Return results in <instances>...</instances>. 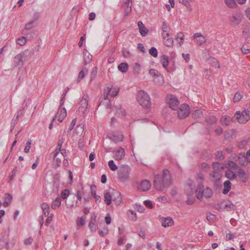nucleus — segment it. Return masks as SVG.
Here are the masks:
<instances>
[{
	"label": "nucleus",
	"mask_w": 250,
	"mask_h": 250,
	"mask_svg": "<svg viewBox=\"0 0 250 250\" xmlns=\"http://www.w3.org/2000/svg\"><path fill=\"white\" fill-rule=\"evenodd\" d=\"M127 214L133 221H136L137 219V214L136 212L133 210H129Z\"/></svg>",
	"instance_id": "a18cd8bd"
},
{
	"label": "nucleus",
	"mask_w": 250,
	"mask_h": 250,
	"mask_svg": "<svg viewBox=\"0 0 250 250\" xmlns=\"http://www.w3.org/2000/svg\"><path fill=\"white\" fill-rule=\"evenodd\" d=\"M171 178L169 172L167 170H164L161 174L155 175L154 181L155 188L159 190L168 186L170 184Z\"/></svg>",
	"instance_id": "f257e3e1"
},
{
	"label": "nucleus",
	"mask_w": 250,
	"mask_h": 250,
	"mask_svg": "<svg viewBox=\"0 0 250 250\" xmlns=\"http://www.w3.org/2000/svg\"><path fill=\"white\" fill-rule=\"evenodd\" d=\"M144 203L145 205L149 208H152L153 207L152 202L150 200H145Z\"/></svg>",
	"instance_id": "6e6d98bb"
},
{
	"label": "nucleus",
	"mask_w": 250,
	"mask_h": 250,
	"mask_svg": "<svg viewBox=\"0 0 250 250\" xmlns=\"http://www.w3.org/2000/svg\"><path fill=\"white\" fill-rule=\"evenodd\" d=\"M61 204V199L59 197L56 198V199L54 201L53 203L51 205V208L53 209H55L58 208Z\"/></svg>",
	"instance_id": "79ce46f5"
},
{
	"label": "nucleus",
	"mask_w": 250,
	"mask_h": 250,
	"mask_svg": "<svg viewBox=\"0 0 250 250\" xmlns=\"http://www.w3.org/2000/svg\"><path fill=\"white\" fill-rule=\"evenodd\" d=\"M31 144V140H28L26 143V146L25 147V148L24 149V151L25 153H28L29 152V150H30V149L31 147H30Z\"/></svg>",
	"instance_id": "864d4df0"
},
{
	"label": "nucleus",
	"mask_w": 250,
	"mask_h": 250,
	"mask_svg": "<svg viewBox=\"0 0 250 250\" xmlns=\"http://www.w3.org/2000/svg\"><path fill=\"white\" fill-rule=\"evenodd\" d=\"M108 137L115 143L120 142L123 140V135L120 132H112L108 134Z\"/></svg>",
	"instance_id": "6ab92c4d"
},
{
	"label": "nucleus",
	"mask_w": 250,
	"mask_h": 250,
	"mask_svg": "<svg viewBox=\"0 0 250 250\" xmlns=\"http://www.w3.org/2000/svg\"><path fill=\"white\" fill-rule=\"evenodd\" d=\"M244 12L246 17L250 21V7H247Z\"/></svg>",
	"instance_id": "bf43d9fd"
},
{
	"label": "nucleus",
	"mask_w": 250,
	"mask_h": 250,
	"mask_svg": "<svg viewBox=\"0 0 250 250\" xmlns=\"http://www.w3.org/2000/svg\"><path fill=\"white\" fill-rule=\"evenodd\" d=\"M238 177L240 181L245 183L248 180V174L244 170L239 168L236 171V177Z\"/></svg>",
	"instance_id": "aec40b11"
},
{
	"label": "nucleus",
	"mask_w": 250,
	"mask_h": 250,
	"mask_svg": "<svg viewBox=\"0 0 250 250\" xmlns=\"http://www.w3.org/2000/svg\"><path fill=\"white\" fill-rule=\"evenodd\" d=\"M33 242V239L31 237L28 238L27 239H25L24 240V244L26 245H29L32 244Z\"/></svg>",
	"instance_id": "e2e57ef3"
},
{
	"label": "nucleus",
	"mask_w": 250,
	"mask_h": 250,
	"mask_svg": "<svg viewBox=\"0 0 250 250\" xmlns=\"http://www.w3.org/2000/svg\"><path fill=\"white\" fill-rule=\"evenodd\" d=\"M233 170L228 169L225 172L226 177L231 180H235L236 179V174H235Z\"/></svg>",
	"instance_id": "473e14b6"
},
{
	"label": "nucleus",
	"mask_w": 250,
	"mask_h": 250,
	"mask_svg": "<svg viewBox=\"0 0 250 250\" xmlns=\"http://www.w3.org/2000/svg\"><path fill=\"white\" fill-rule=\"evenodd\" d=\"M196 196L197 199L201 200L203 197L205 198L210 197L213 194L212 190L208 187L204 188L202 184H199L195 190Z\"/></svg>",
	"instance_id": "39448f33"
},
{
	"label": "nucleus",
	"mask_w": 250,
	"mask_h": 250,
	"mask_svg": "<svg viewBox=\"0 0 250 250\" xmlns=\"http://www.w3.org/2000/svg\"><path fill=\"white\" fill-rule=\"evenodd\" d=\"M242 34H243V36L245 38H247V39L249 38L250 36L249 31L248 30H243L242 32Z\"/></svg>",
	"instance_id": "338daca9"
},
{
	"label": "nucleus",
	"mask_w": 250,
	"mask_h": 250,
	"mask_svg": "<svg viewBox=\"0 0 250 250\" xmlns=\"http://www.w3.org/2000/svg\"><path fill=\"white\" fill-rule=\"evenodd\" d=\"M160 222L161 225L165 228L171 227L174 224L173 219L170 217H162L160 218Z\"/></svg>",
	"instance_id": "f3484780"
},
{
	"label": "nucleus",
	"mask_w": 250,
	"mask_h": 250,
	"mask_svg": "<svg viewBox=\"0 0 250 250\" xmlns=\"http://www.w3.org/2000/svg\"><path fill=\"white\" fill-rule=\"evenodd\" d=\"M63 143L64 140L62 138L59 139L56 148L53 152L54 160L56 161L57 166H59L61 164L62 157H64L66 154V150L62 148Z\"/></svg>",
	"instance_id": "20e7f679"
},
{
	"label": "nucleus",
	"mask_w": 250,
	"mask_h": 250,
	"mask_svg": "<svg viewBox=\"0 0 250 250\" xmlns=\"http://www.w3.org/2000/svg\"><path fill=\"white\" fill-rule=\"evenodd\" d=\"M77 135H81L84 131V126L83 124L77 125L75 129Z\"/></svg>",
	"instance_id": "a19ab883"
},
{
	"label": "nucleus",
	"mask_w": 250,
	"mask_h": 250,
	"mask_svg": "<svg viewBox=\"0 0 250 250\" xmlns=\"http://www.w3.org/2000/svg\"><path fill=\"white\" fill-rule=\"evenodd\" d=\"M234 116L236 120L240 124H245L250 119L249 111L247 110H244L242 112L237 111Z\"/></svg>",
	"instance_id": "1a4fd4ad"
},
{
	"label": "nucleus",
	"mask_w": 250,
	"mask_h": 250,
	"mask_svg": "<svg viewBox=\"0 0 250 250\" xmlns=\"http://www.w3.org/2000/svg\"><path fill=\"white\" fill-rule=\"evenodd\" d=\"M154 83L158 85H162L164 84L165 81L164 78L162 75L159 74L153 79Z\"/></svg>",
	"instance_id": "cd10ccee"
},
{
	"label": "nucleus",
	"mask_w": 250,
	"mask_h": 250,
	"mask_svg": "<svg viewBox=\"0 0 250 250\" xmlns=\"http://www.w3.org/2000/svg\"><path fill=\"white\" fill-rule=\"evenodd\" d=\"M184 38L185 36L184 33L182 32H180L177 34L175 39L179 45L181 46L184 43Z\"/></svg>",
	"instance_id": "393cba45"
},
{
	"label": "nucleus",
	"mask_w": 250,
	"mask_h": 250,
	"mask_svg": "<svg viewBox=\"0 0 250 250\" xmlns=\"http://www.w3.org/2000/svg\"><path fill=\"white\" fill-rule=\"evenodd\" d=\"M191 40L194 42L199 46L206 45L208 42L207 36L201 32H196L191 37Z\"/></svg>",
	"instance_id": "6e6552de"
},
{
	"label": "nucleus",
	"mask_w": 250,
	"mask_h": 250,
	"mask_svg": "<svg viewBox=\"0 0 250 250\" xmlns=\"http://www.w3.org/2000/svg\"><path fill=\"white\" fill-rule=\"evenodd\" d=\"M225 167L228 168V170L237 171L239 169L238 166L232 161H229L227 162L225 165Z\"/></svg>",
	"instance_id": "bb28decb"
},
{
	"label": "nucleus",
	"mask_w": 250,
	"mask_h": 250,
	"mask_svg": "<svg viewBox=\"0 0 250 250\" xmlns=\"http://www.w3.org/2000/svg\"><path fill=\"white\" fill-rule=\"evenodd\" d=\"M210 63L214 67L218 68L220 67L218 61L215 58H212L210 60Z\"/></svg>",
	"instance_id": "c03bdc74"
},
{
	"label": "nucleus",
	"mask_w": 250,
	"mask_h": 250,
	"mask_svg": "<svg viewBox=\"0 0 250 250\" xmlns=\"http://www.w3.org/2000/svg\"><path fill=\"white\" fill-rule=\"evenodd\" d=\"M118 69L122 73H125L128 69V65L126 62H122L118 65Z\"/></svg>",
	"instance_id": "c9c22d12"
},
{
	"label": "nucleus",
	"mask_w": 250,
	"mask_h": 250,
	"mask_svg": "<svg viewBox=\"0 0 250 250\" xmlns=\"http://www.w3.org/2000/svg\"><path fill=\"white\" fill-rule=\"evenodd\" d=\"M220 207L223 210L229 211L234 209V206L230 202L224 201L220 204Z\"/></svg>",
	"instance_id": "4be33fe9"
},
{
	"label": "nucleus",
	"mask_w": 250,
	"mask_h": 250,
	"mask_svg": "<svg viewBox=\"0 0 250 250\" xmlns=\"http://www.w3.org/2000/svg\"><path fill=\"white\" fill-rule=\"evenodd\" d=\"M83 194V187L82 184H80L79 187L78 188L77 192V198L78 200L79 201H81Z\"/></svg>",
	"instance_id": "2f4dec72"
},
{
	"label": "nucleus",
	"mask_w": 250,
	"mask_h": 250,
	"mask_svg": "<svg viewBox=\"0 0 250 250\" xmlns=\"http://www.w3.org/2000/svg\"><path fill=\"white\" fill-rule=\"evenodd\" d=\"M26 55L25 53L17 55L14 59V66L21 68L23 66V58Z\"/></svg>",
	"instance_id": "a211bd4d"
},
{
	"label": "nucleus",
	"mask_w": 250,
	"mask_h": 250,
	"mask_svg": "<svg viewBox=\"0 0 250 250\" xmlns=\"http://www.w3.org/2000/svg\"><path fill=\"white\" fill-rule=\"evenodd\" d=\"M149 53L154 57H156L158 55L157 50L155 47H151L149 50Z\"/></svg>",
	"instance_id": "3c124183"
},
{
	"label": "nucleus",
	"mask_w": 250,
	"mask_h": 250,
	"mask_svg": "<svg viewBox=\"0 0 250 250\" xmlns=\"http://www.w3.org/2000/svg\"><path fill=\"white\" fill-rule=\"evenodd\" d=\"M90 189H91V195L93 197L97 195L96 194V187L95 185H91L90 186Z\"/></svg>",
	"instance_id": "5fc2aeb1"
},
{
	"label": "nucleus",
	"mask_w": 250,
	"mask_h": 250,
	"mask_svg": "<svg viewBox=\"0 0 250 250\" xmlns=\"http://www.w3.org/2000/svg\"><path fill=\"white\" fill-rule=\"evenodd\" d=\"M104 201L107 205H109L113 201L116 206L119 205L122 201L120 193L114 189H109L104 194Z\"/></svg>",
	"instance_id": "f03ea898"
},
{
	"label": "nucleus",
	"mask_w": 250,
	"mask_h": 250,
	"mask_svg": "<svg viewBox=\"0 0 250 250\" xmlns=\"http://www.w3.org/2000/svg\"><path fill=\"white\" fill-rule=\"evenodd\" d=\"M210 176L212 178V180L216 182L220 179L221 175L219 171L214 170L210 174Z\"/></svg>",
	"instance_id": "e433bc0d"
},
{
	"label": "nucleus",
	"mask_w": 250,
	"mask_h": 250,
	"mask_svg": "<svg viewBox=\"0 0 250 250\" xmlns=\"http://www.w3.org/2000/svg\"><path fill=\"white\" fill-rule=\"evenodd\" d=\"M85 218L84 217H81L78 218L77 221V224L78 226H82L85 224Z\"/></svg>",
	"instance_id": "603ef678"
},
{
	"label": "nucleus",
	"mask_w": 250,
	"mask_h": 250,
	"mask_svg": "<svg viewBox=\"0 0 250 250\" xmlns=\"http://www.w3.org/2000/svg\"><path fill=\"white\" fill-rule=\"evenodd\" d=\"M243 20V15L240 12L236 11L229 18V22L231 26H236L239 25Z\"/></svg>",
	"instance_id": "9b49d317"
},
{
	"label": "nucleus",
	"mask_w": 250,
	"mask_h": 250,
	"mask_svg": "<svg viewBox=\"0 0 250 250\" xmlns=\"http://www.w3.org/2000/svg\"><path fill=\"white\" fill-rule=\"evenodd\" d=\"M76 119H74L72 121V122H71L70 125H69V128H68V131L69 132L71 131L73 129L74 126L76 125Z\"/></svg>",
	"instance_id": "680f3d73"
},
{
	"label": "nucleus",
	"mask_w": 250,
	"mask_h": 250,
	"mask_svg": "<svg viewBox=\"0 0 250 250\" xmlns=\"http://www.w3.org/2000/svg\"><path fill=\"white\" fill-rule=\"evenodd\" d=\"M220 122L223 125H228L231 122V118L227 116H223L220 120Z\"/></svg>",
	"instance_id": "58836bf2"
},
{
	"label": "nucleus",
	"mask_w": 250,
	"mask_h": 250,
	"mask_svg": "<svg viewBox=\"0 0 250 250\" xmlns=\"http://www.w3.org/2000/svg\"><path fill=\"white\" fill-rule=\"evenodd\" d=\"M160 62L163 67L167 69L169 64L168 57L166 55H163L160 57Z\"/></svg>",
	"instance_id": "c85d7f7f"
},
{
	"label": "nucleus",
	"mask_w": 250,
	"mask_h": 250,
	"mask_svg": "<svg viewBox=\"0 0 250 250\" xmlns=\"http://www.w3.org/2000/svg\"><path fill=\"white\" fill-rule=\"evenodd\" d=\"M63 102L64 101L62 99L61 101V105L56 116V117L57 118L58 121L59 122H62L66 116V111L65 109L62 107V104L63 103Z\"/></svg>",
	"instance_id": "dca6fc26"
},
{
	"label": "nucleus",
	"mask_w": 250,
	"mask_h": 250,
	"mask_svg": "<svg viewBox=\"0 0 250 250\" xmlns=\"http://www.w3.org/2000/svg\"><path fill=\"white\" fill-rule=\"evenodd\" d=\"M213 168L214 170L219 171L224 168V165L218 162L213 164Z\"/></svg>",
	"instance_id": "ea45409f"
},
{
	"label": "nucleus",
	"mask_w": 250,
	"mask_h": 250,
	"mask_svg": "<svg viewBox=\"0 0 250 250\" xmlns=\"http://www.w3.org/2000/svg\"><path fill=\"white\" fill-rule=\"evenodd\" d=\"M137 100L140 105L144 108H149L151 105L150 97L148 94L143 90H140L138 92Z\"/></svg>",
	"instance_id": "423d86ee"
},
{
	"label": "nucleus",
	"mask_w": 250,
	"mask_h": 250,
	"mask_svg": "<svg viewBox=\"0 0 250 250\" xmlns=\"http://www.w3.org/2000/svg\"><path fill=\"white\" fill-rule=\"evenodd\" d=\"M195 184L192 181H189L185 187V193L187 196L186 202L188 205L193 204L195 199L194 195Z\"/></svg>",
	"instance_id": "7ed1b4c3"
},
{
	"label": "nucleus",
	"mask_w": 250,
	"mask_h": 250,
	"mask_svg": "<svg viewBox=\"0 0 250 250\" xmlns=\"http://www.w3.org/2000/svg\"><path fill=\"white\" fill-rule=\"evenodd\" d=\"M33 21H32L25 25V29L30 30L33 27Z\"/></svg>",
	"instance_id": "774afa93"
},
{
	"label": "nucleus",
	"mask_w": 250,
	"mask_h": 250,
	"mask_svg": "<svg viewBox=\"0 0 250 250\" xmlns=\"http://www.w3.org/2000/svg\"><path fill=\"white\" fill-rule=\"evenodd\" d=\"M108 166L112 171H115L117 169V166L115 164L113 160H110L108 162Z\"/></svg>",
	"instance_id": "49530a36"
},
{
	"label": "nucleus",
	"mask_w": 250,
	"mask_h": 250,
	"mask_svg": "<svg viewBox=\"0 0 250 250\" xmlns=\"http://www.w3.org/2000/svg\"><path fill=\"white\" fill-rule=\"evenodd\" d=\"M108 229L107 227L104 228L103 230H100L99 233L100 236H103L107 234Z\"/></svg>",
	"instance_id": "052dcab7"
},
{
	"label": "nucleus",
	"mask_w": 250,
	"mask_h": 250,
	"mask_svg": "<svg viewBox=\"0 0 250 250\" xmlns=\"http://www.w3.org/2000/svg\"><path fill=\"white\" fill-rule=\"evenodd\" d=\"M164 43L167 46L172 47L173 46L174 42L172 38L170 37L169 34H165L162 35Z\"/></svg>",
	"instance_id": "412c9836"
},
{
	"label": "nucleus",
	"mask_w": 250,
	"mask_h": 250,
	"mask_svg": "<svg viewBox=\"0 0 250 250\" xmlns=\"http://www.w3.org/2000/svg\"><path fill=\"white\" fill-rule=\"evenodd\" d=\"M88 70L86 68L84 67L79 73L77 79V83H79L87 74Z\"/></svg>",
	"instance_id": "a878e982"
},
{
	"label": "nucleus",
	"mask_w": 250,
	"mask_h": 250,
	"mask_svg": "<svg viewBox=\"0 0 250 250\" xmlns=\"http://www.w3.org/2000/svg\"><path fill=\"white\" fill-rule=\"evenodd\" d=\"M177 109L178 117L180 119L187 117L190 112L189 106L186 104H182Z\"/></svg>",
	"instance_id": "9d476101"
},
{
	"label": "nucleus",
	"mask_w": 250,
	"mask_h": 250,
	"mask_svg": "<svg viewBox=\"0 0 250 250\" xmlns=\"http://www.w3.org/2000/svg\"><path fill=\"white\" fill-rule=\"evenodd\" d=\"M119 88L117 87L107 86L104 89V97L105 100H108L109 96L115 97L118 94Z\"/></svg>",
	"instance_id": "f8f14e48"
},
{
	"label": "nucleus",
	"mask_w": 250,
	"mask_h": 250,
	"mask_svg": "<svg viewBox=\"0 0 250 250\" xmlns=\"http://www.w3.org/2000/svg\"><path fill=\"white\" fill-rule=\"evenodd\" d=\"M12 199V196L9 193H6L5 195V201H8V202H11Z\"/></svg>",
	"instance_id": "0e129e2a"
},
{
	"label": "nucleus",
	"mask_w": 250,
	"mask_h": 250,
	"mask_svg": "<svg viewBox=\"0 0 250 250\" xmlns=\"http://www.w3.org/2000/svg\"><path fill=\"white\" fill-rule=\"evenodd\" d=\"M70 193L69 190L67 189L63 190L61 193V198L63 199H65L69 196Z\"/></svg>",
	"instance_id": "de8ad7c7"
},
{
	"label": "nucleus",
	"mask_w": 250,
	"mask_h": 250,
	"mask_svg": "<svg viewBox=\"0 0 250 250\" xmlns=\"http://www.w3.org/2000/svg\"><path fill=\"white\" fill-rule=\"evenodd\" d=\"M149 74L153 78V79L160 74L158 71L154 69H150L149 70Z\"/></svg>",
	"instance_id": "09e8293b"
},
{
	"label": "nucleus",
	"mask_w": 250,
	"mask_h": 250,
	"mask_svg": "<svg viewBox=\"0 0 250 250\" xmlns=\"http://www.w3.org/2000/svg\"><path fill=\"white\" fill-rule=\"evenodd\" d=\"M141 65L139 63H135L133 66V69L137 74H139L141 70Z\"/></svg>",
	"instance_id": "8fccbe9b"
},
{
	"label": "nucleus",
	"mask_w": 250,
	"mask_h": 250,
	"mask_svg": "<svg viewBox=\"0 0 250 250\" xmlns=\"http://www.w3.org/2000/svg\"><path fill=\"white\" fill-rule=\"evenodd\" d=\"M241 51L243 52V53L244 54H248V53H250V49L247 46L243 45L241 47Z\"/></svg>",
	"instance_id": "4d7b16f0"
},
{
	"label": "nucleus",
	"mask_w": 250,
	"mask_h": 250,
	"mask_svg": "<svg viewBox=\"0 0 250 250\" xmlns=\"http://www.w3.org/2000/svg\"><path fill=\"white\" fill-rule=\"evenodd\" d=\"M194 0H179V2L180 3L184 5L189 10H191V7L190 5V2H192Z\"/></svg>",
	"instance_id": "4c0bfd02"
},
{
	"label": "nucleus",
	"mask_w": 250,
	"mask_h": 250,
	"mask_svg": "<svg viewBox=\"0 0 250 250\" xmlns=\"http://www.w3.org/2000/svg\"><path fill=\"white\" fill-rule=\"evenodd\" d=\"M239 163L241 165H246L248 162L247 160L246 156H245L244 154H240L238 157Z\"/></svg>",
	"instance_id": "f704fd0d"
},
{
	"label": "nucleus",
	"mask_w": 250,
	"mask_h": 250,
	"mask_svg": "<svg viewBox=\"0 0 250 250\" xmlns=\"http://www.w3.org/2000/svg\"><path fill=\"white\" fill-rule=\"evenodd\" d=\"M131 169L126 165L122 166L118 171V178L122 181H127L129 178Z\"/></svg>",
	"instance_id": "0eeeda50"
},
{
	"label": "nucleus",
	"mask_w": 250,
	"mask_h": 250,
	"mask_svg": "<svg viewBox=\"0 0 250 250\" xmlns=\"http://www.w3.org/2000/svg\"><path fill=\"white\" fill-rule=\"evenodd\" d=\"M224 2L229 8L234 9L237 7L235 0H224Z\"/></svg>",
	"instance_id": "7c9ffc66"
},
{
	"label": "nucleus",
	"mask_w": 250,
	"mask_h": 250,
	"mask_svg": "<svg viewBox=\"0 0 250 250\" xmlns=\"http://www.w3.org/2000/svg\"><path fill=\"white\" fill-rule=\"evenodd\" d=\"M151 184L149 181L144 180L141 182L139 187V189L145 191H147L150 187Z\"/></svg>",
	"instance_id": "b1692460"
},
{
	"label": "nucleus",
	"mask_w": 250,
	"mask_h": 250,
	"mask_svg": "<svg viewBox=\"0 0 250 250\" xmlns=\"http://www.w3.org/2000/svg\"><path fill=\"white\" fill-rule=\"evenodd\" d=\"M85 34H84L83 36H82L80 38V40L79 42L78 45L79 47H81L83 45V42L85 41Z\"/></svg>",
	"instance_id": "69168bd1"
},
{
	"label": "nucleus",
	"mask_w": 250,
	"mask_h": 250,
	"mask_svg": "<svg viewBox=\"0 0 250 250\" xmlns=\"http://www.w3.org/2000/svg\"><path fill=\"white\" fill-rule=\"evenodd\" d=\"M167 101L170 108L173 110H176L177 109L178 106L179 104V102L175 97L173 95L168 96Z\"/></svg>",
	"instance_id": "4468645a"
},
{
	"label": "nucleus",
	"mask_w": 250,
	"mask_h": 250,
	"mask_svg": "<svg viewBox=\"0 0 250 250\" xmlns=\"http://www.w3.org/2000/svg\"><path fill=\"white\" fill-rule=\"evenodd\" d=\"M223 186H224V189L223 190V193L224 194H226L230 190L231 187V184L229 181L227 180L224 182Z\"/></svg>",
	"instance_id": "c756f323"
},
{
	"label": "nucleus",
	"mask_w": 250,
	"mask_h": 250,
	"mask_svg": "<svg viewBox=\"0 0 250 250\" xmlns=\"http://www.w3.org/2000/svg\"><path fill=\"white\" fill-rule=\"evenodd\" d=\"M242 98V96L240 93H236L233 97V101L234 102H237L239 101V100Z\"/></svg>",
	"instance_id": "13d9d810"
},
{
	"label": "nucleus",
	"mask_w": 250,
	"mask_h": 250,
	"mask_svg": "<svg viewBox=\"0 0 250 250\" xmlns=\"http://www.w3.org/2000/svg\"><path fill=\"white\" fill-rule=\"evenodd\" d=\"M113 153V157L116 161L121 160L125 155L124 149L121 147L115 149Z\"/></svg>",
	"instance_id": "2eb2a0df"
},
{
	"label": "nucleus",
	"mask_w": 250,
	"mask_h": 250,
	"mask_svg": "<svg viewBox=\"0 0 250 250\" xmlns=\"http://www.w3.org/2000/svg\"><path fill=\"white\" fill-rule=\"evenodd\" d=\"M88 97L87 95H84L82 98L79 103L78 112L81 114H83L86 110L88 105Z\"/></svg>",
	"instance_id": "ddd939ff"
},
{
	"label": "nucleus",
	"mask_w": 250,
	"mask_h": 250,
	"mask_svg": "<svg viewBox=\"0 0 250 250\" xmlns=\"http://www.w3.org/2000/svg\"><path fill=\"white\" fill-rule=\"evenodd\" d=\"M16 42H17V43L19 45H20L21 46H22L26 43V38L23 36L21 37V38H19L17 40Z\"/></svg>",
	"instance_id": "37998d69"
},
{
	"label": "nucleus",
	"mask_w": 250,
	"mask_h": 250,
	"mask_svg": "<svg viewBox=\"0 0 250 250\" xmlns=\"http://www.w3.org/2000/svg\"><path fill=\"white\" fill-rule=\"evenodd\" d=\"M170 29V26L165 21H164L162 23L161 30H162V33L161 35H164L165 34H169L168 31Z\"/></svg>",
	"instance_id": "72a5a7b5"
},
{
	"label": "nucleus",
	"mask_w": 250,
	"mask_h": 250,
	"mask_svg": "<svg viewBox=\"0 0 250 250\" xmlns=\"http://www.w3.org/2000/svg\"><path fill=\"white\" fill-rule=\"evenodd\" d=\"M139 32L141 36H146L148 32V29L146 28L142 21H139L138 22Z\"/></svg>",
	"instance_id": "5701e85b"
}]
</instances>
